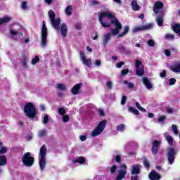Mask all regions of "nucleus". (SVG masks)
<instances>
[{
    "instance_id": "2",
    "label": "nucleus",
    "mask_w": 180,
    "mask_h": 180,
    "mask_svg": "<svg viewBox=\"0 0 180 180\" xmlns=\"http://www.w3.org/2000/svg\"><path fill=\"white\" fill-rule=\"evenodd\" d=\"M24 113L30 120H34L37 116V110L32 103H26L24 106Z\"/></svg>"
},
{
    "instance_id": "23",
    "label": "nucleus",
    "mask_w": 180,
    "mask_h": 180,
    "mask_svg": "<svg viewBox=\"0 0 180 180\" xmlns=\"http://www.w3.org/2000/svg\"><path fill=\"white\" fill-rule=\"evenodd\" d=\"M85 161H86V159H85V158L81 156L78 159L74 160L72 161V163L73 164H84V162H85Z\"/></svg>"
},
{
    "instance_id": "49",
    "label": "nucleus",
    "mask_w": 180,
    "mask_h": 180,
    "mask_svg": "<svg viewBox=\"0 0 180 180\" xmlns=\"http://www.w3.org/2000/svg\"><path fill=\"white\" fill-rule=\"evenodd\" d=\"M176 79L175 78H170L169 80V85H175Z\"/></svg>"
},
{
    "instance_id": "26",
    "label": "nucleus",
    "mask_w": 180,
    "mask_h": 180,
    "mask_svg": "<svg viewBox=\"0 0 180 180\" xmlns=\"http://www.w3.org/2000/svg\"><path fill=\"white\" fill-rule=\"evenodd\" d=\"M128 110L129 112L133 113V115H135L136 116H139V115H140V112H139L137 109H135L133 107H129Z\"/></svg>"
},
{
    "instance_id": "54",
    "label": "nucleus",
    "mask_w": 180,
    "mask_h": 180,
    "mask_svg": "<svg viewBox=\"0 0 180 180\" xmlns=\"http://www.w3.org/2000/svg\"><path fill=\"white\" fill-rule=\"evenodd\" d=\"M161 78H165L167 77V70H163L162 72L160 74Z\"/></svg>"
},
{
    "instance_id": "29",
    "label": "nucleus",
    "mask_w": 180,
    "mask_h": 180,
    "mask_svg": "<svg viewBox=\"0 0 180 180\" xmlns=\"http://www.w3.org/2000/svg\"><path fill=\"white\" fill-rule=\"evenodd\" d=\"M156 22L160 27H162V26L164 25V20H162V17H158Z\"/></svg>"
},
{
    "instance_id": "51",
    "label": "nucleus",
    "mask_w": 180,
    "mask_h": 180,
    "mask_svg": "<svg viewBox=\"0 0 180 180\" xmlns=\"http://www.w3.org/2000/svg\"><path fill=\"white\" fill-rule=\"evenodd\" d=\"M129 74V69H124L121 71V75L124 77V75H127Z\"/></svg>"
},
{
    "instance_id": "22",
    "label": "nucleus",
    "mask_w": 180,
    "mask_h": 180,
    "mask_svg": "<svg viewBox=\"0 0 180 180\" xmlns=\"http://www.w3.org/2000/svg\"><path fill=\"white\" fill-rule=\"evenodd\" d=\"M172 30L174 32V33H176V34H179L180 37V24H174L172 26Z\"/></svg>"
},
{
    "instance_id": "45",
    "label": "nucleus",
    "mask_w": 180,
    "mask_h": 180,
    "mask_svg": "<svg viewBox=\"0 0 180 180\" xmlns=\"http://www.w3.org/2000/svg\"><path fill=\"white\" fill-rule=\"evenodd\" d=\"M147 43L149 47H154L155 46V42L153 39H148Z\"/></svg>"
},
{
    "instance_id": "42",
    "label": "nucleus",
    "mask_w": 180,
    "mask_h": 180,
    "mask_svg": "<svg viewBox=\"0 0 180 180\" xmlns=\"http://www.w3.org/2000/svg\"><path fill=\"white\" fill-rule=\"evenodd\" d=\"M58 113L59 115L64 116V115H65L66 112H65V108H58Z\"/></svg>"
},
{
    "instance_id": "58",
    "label": "nucleus",
    "mask_w": 180,
    "mask_h": 180,
    "mask_svg": "<svg viewBox=\"0 0 180 180\" xmlns=\"http://www.w3.org/2000/svg\"><path fill=\"white\" fill-rule=\"evenodd\" d=\"M131 180H139V174H132L131 176Z\"/></svg>"
},
{
    "instance_id": "57",
    "label": "nucleus",
    "mask_w": 180,
    "mask_h": 180,
    "mask_svg": "<svg viewBox=\"0 0 180 180\" xmlns=\"http://www.w3.org/2000/svg\"><path fill=\"white\" fill-rule=\"evenodd\" d=\"M140 30H143V27H136L133 30V32L136 33L137 32H140Z\"/></svg>"
},
{
    "instance_id": "60",
    "label": "nucleus",
    "mask_w": 180,
    "mask_h": 180,
    "mask_svg": "<svg viewBox=\"0 0 180 180\" xmlns=\"http://www.w3.org/2000/svg\"><path fill=\"white\" fill-rule=\"evenodd\" d=\"M133 88H134V83L133 82H129L128 84V89H133Z\"/></svg>"
},
{
    "instance_id": "4",
    "label": "nucleus",
    "mask_w": 180,
    "mask_h": 180,
    "mask_svg": "<svg viewBox=\"0 0 180 180\" xmlns=\"http://www.w3.org/2000/svg\"><path fill=\"white\" fill-rule=\"evenodd\" d=\"M106 124H108V120H103L101 121L94 130L92 131L91 136L96 137L97 136H99V134H101V133L105 130Z\"/></svg>"
},
{
    "instance_id": "9",
    "label": "nucleus",
    "mask_w": 180,
    "mask_h": 180,
    "mask_svg": "<svg viewBox=\"0 0 180 180\" xmlns=\"http://www.w3.org/2000/svg\"><path fill=\"white\" fill-rule=\"evenodd\" d=\"M176 154V152L175 151V149L174 148H169L167 151L166 155L167 157V160L170 165H172V164H174V161H175Z\"/></svg>"
},
{
    "instance_id": "28",
    "label": "nucleus",
    "mask_w": 180,
    "mask_h": 180,
    "mask_svg": "<svg viewBox=\"0 0 180 180\" xmlns=\"http://www.w3.org/2000/svg\"><path fill=\"white\" fill-rule=\"evenodd\" d=\"M48 13H49V16L51 22L52 20H54V19H56V13L53 11V10H50Z\"/></svg>"
},
{
    "instance_id": "38",
    "label": "nucleus",
    "mask_w": 180,
    "mask_h": 180,
    "mask_svg": "<svg viewBox=\"0 0 180 180\" xmlns=\"http://www.w3.org/2000/svg\"><path fill=\"white\" fill-rule=\"evenodd\" d=\"M172 129L173 130V133H174V134H179V131H178V127L175 124H173L172 126Z\"/></svg>"
},
{
    "instance_id": "25",
    "label": "nucleus",
    "mask_w": 180,
    "mask_h": 180,
    "mask_svg": "<svg viewBox=\"0 0 180 180\" xmlns=\"http://www.w3.org/2000/svg\"><path fill=\"white\" fill-rule=\"evenodd\" d=\"M11 17L5 16L0 19V26L1 25H5V23H8V22H11Z\"/></svg>"
},
{
    "instance_id": "20",
    "label": "nucleus",
    "mask_w": 180,
    "mask_h": 180,
    "mask_svg": "<svg viewBox=\"0 0 180 180\" xmlns=\"http://www.w3.org/2000/svg\"><path fill=\"white\" fill-rule=\"evenodd\" d=\"M169 70L173 72H180V63L169 67Z\"/></svg>"
},
{
    "instance_id": "11",
    "label": "nucleus",
    "mask_w": 180,
    "mask_h": 180,
    "mask_svg": "<svg viewBox=\"0 0 180 180\" xmlns=\"http://www.w3.org/2000/svg\"><path fill=\"white\" fill-rule=\"evenodd\" d=\"M80 60L82 61V63L84 64V65H86L87 67L91 68V66L92 65L91 64V58L89 59H86V56H85V53L84 52H80Z\"/></svg>"
},
{
    "instance_id": "27",
    "label": "nucleus",
    "mask_w": 180,
    "mask_h": 180,
    "mask_svg": "<svg viewBox=\"0 0 180 180\" xmlns=\"http://www.w3.org/2000/svg\"><path fill=\"white\" fill-rule=\"evenodd\" d=\"M65 14L68 16H71L72 15V6H68L65 8Z\"/></svg>"
},
{
    "instance_id": "52",
    "label": "nucleus",
    "mask_w": 180,
    "mask_h": 180,
    "mask_svg": "<svg viewBox=\"0 0 180 180\" xmlns=\"http://www.w3.org/2000/svg\"><path fill=\"white\" fill-rule=\"evenodd\" d=\"M116 169H117V167L115 165H112L110 168V173L115 174V172H116Z\"/></svg>"
},
{
    "instance_id": "31",
    "label": "nucleus",
    "mask_w": 180,
    "mask_h": 180,
    "mask_svg": "<svg viewBox=\"0 0 180 180\" xmlns=\"http://www.w3.org/2000/svg\"><path fill=\"white\" fill-rule=\"evenodd\" d=\"M21 9H23L24 11H26L29 9V7L27 6V1H23L20 4Z\"/></svg>"
},
{
    "instance_id": "56",
    "label": "nucleus",
    "mask_w": 180,
    "mask_h": 180,
    "mask_svg": "<svg viewBox=\"0 0 180 180\" xmlns=\"http://www.w3.org/2000/svg\"><path fill=\"white\" fill-rule=\"evenodd\" d=\"M106 86H107L108 89L110 90V89H112L113 84H112V82H107Z\"/></svg>"
},
{
    "instance_id": "59",
    "label": "nucleus",
    "mask_w": 180,
    "mask_h": 180,
    "mask_svg": "<svg viewBox=\"0 0 180 180\" xmlns=\"http://www.w3.org/2000/svg\"><path fill=\"white\" fill-rule=\"evenodd\" d=\"M165 54L167 57H171V51H169L168 49H165Z\"/></svg>"
},
{
    "instance_id": "10",
    "label": "nucleus",
    "mask_w": 180,
    "mask_h": 180,
    "mask_svg": "<svg viewBox=\"0 0 180 180\" xmlns=\"http://www.w3.org/2000/svg\"><path fill=\"white\" fill-rule=\"evenodd\" d=\"M160 146H161V141L154 140L152 142L151 151L153 155H157V154H158V151L160 150Z\"/></svg>"
},
{
    "instance_id": "61",
    "label": "nucleus",
    "mask_w": 180,
    "mask_h": 180,
    "mask_svg": "<svg viewBox=\"0 0 180 180\" xmlns=\"http://www.w3.org/2000/svg\"><path fill=\"white\" fill-rule=\"evenodd\" d=\"M122 65H124V62H120L117 63V68H122Z\"/></svg>"
},
{
    "instance_id": "1",
    "label": "nucleus",
    "mask_w": 180,
    "mask_h": 180,
    "mask_svg": "<svg viewBox=\"0 0 180 180\" xmlns=\"http://www.w3.org/2000/svg\"><path fill=\"white\" fill-rule=\"evenodd\" d=\"M98 20L103 27H110L112 25H114L115 28L111 30V32L105 34L103 43V44H108L109 40H110V36H117L122 30V23L119 22V20L115 17L113 13L108 11H103L99 13Z\"/></svg>"
},
{
    "instance_id": "33",
    "label": "nucleus",
    "mask_w": 180,
    "mask_h": 180,
    "mask_svg": "<svg viewBox=\"0 0 180 180\" xmlns=\"http://www.w3.org/2000/svg\"><path fill=\"white\" fill-rule=\"evenodd\" d=\"M115 162H117V164H120V162H122V155L118 154L116 156H115Z\"/></svg>"
},
{
    "instance_id": "44",
    "label": "nucleus",
    "mask_w": 180,
    "mask_h": 180,
    "mask_svg": "<svg viewBox=\"0 0 180 180\" xmlns=\"http://www.w3.org/2000/svg\"><path fill=\"white\" fill-rule=\"evenodd\" d=\"M165 119H167V117L165 115H162L158 118V122L159 123H163V122L165 121Z\"/></svg>"
},
{
    "instance_id": "55",
    "label": "nucleus",
    "mask_w": 180,
    "mask_h": 180,
    "mask_svg": "<svg viewBox=\"0 0 180 180\" xmlns=\"http://www.w3.org/2000/svg\"><path fill=\"white\" fill-rule=\"evenodd\" d=\"M22 65H24V67L27 65V60L26 59V56H25V55L22 56Z\"/></svg>"
},
{
    "instance_id": "39",
    "label": "nucleus",
    "mask_w": 180,
    "mask_h": 180,
    "mask_svg": "<svg viewBox=\"0 0 180 180\" xmlns=\"http://www.w3.org/2000/svg\"><path fill=\"white\" fill-rule=\"evenodd\" d=\"M6 153H8V148L1 146L0 148V154H6Z\"/></svg>"
},
{
    "instance_id": "12",
    "label": "nucleus",
    "mask_w": 180,
    "mask_h": 180,
    "mask_svg": "<svg viewBox=\"0 0 180 180\" xmlns=\"http://www.w3.org/2000/svg\"><path fill=\"white\" fill-rule=\"evenodd\" d=\"M141 172V165L135 164L131 167V174L132 175H140Z\"/></svg>"
},
{
    "instance_id": "41",
    "label": "nucleus",
    "mask_w": 180,
    "mask_h": 180,
    "mask_svg": "<svg viewBox=\"0 0 180 180\" xmlns=\"http://www.w3.org/2000/svg\"><path fill=\"white\" fill-rule=\"evenodd\" d=\"M153 27V24H146L142 26L143 30H148V29H151Z\"/></svg>"
},
{
    "instance_id": "64",
    "label": "nucleus",
    "mask_w": 180,
    "mask_h": 180,
    "mask_svg": "<svg viewBox=\"0 0 180 180\" xmlns=\"http://www.w3.org/2000/svg\"><path fill=\"white\" fill-rule=\"evenodd\" d=\"M80 140L81 141H85V140H86V136H84V135L80 136Z\"/></svg>"
},
{
    "instance_id": "21",
    "label": "nucleus",
    "mask_w": 180,
    "mask_h": 180,
    "mask_svg": "<svg viewBox=\"0 0 180 180\" xmlns=\"http://www.w3.org/2000/svg\"><path fill=\"white\" fill-rule=\"evenodd\" d=\"M8 164V160L5 155H0V167H4Z\"/></svg>"
},
{
    "instance_id": "18",
    "label": "nucleus",
    "mask_w": 180,
    "mask_h": 180,
    "mask_svg": "<svg viewBox=\"0 0 180 180\" xmlns=\"http://www.w3.org/2000/svg\"><path fill=\"white\" fill-rule=\"evenodd\" d=\"M143 84L146 86L147 89H153V84L150 83V80L147 77H143L142 79Z\"/></svg>"
},
{
    "instance_id": "8",
    "label": "nucleus",
    "mask_w": 180,
    "mask_h": 180,
    "mask_svg": "<svg viewBox=\"0 0 180 180\" xmlns=\"http://www.w3.org/2000/svg\"><path fill=\"white\" fill-rule=\"evenodd\" d=\"M126 174H127V165L124 164L121 165L115 180H123L126 177Z\"/></svg>"
},
{
    "instance_id": "46",
    "label": "nucleus",
    "mask_w": 180,
    "mask_h": 180,
    "mask_svg": "<svg viewBox=\"0 0 180 180\" xmlns=\"http://www.w3.org/2000/svg\"><path fill=\"white\" fill-rule=\"evenodd\" d=\"M63 122L67 123V122H70V116L68 115H64L63 116Z\"/></svg>"
},
{
    "instance_id": "24",
    "label": "nucleus",
    "mask_w": 180,
    "mask_h": 180,
    "mask_svg": "<svg viewBox=\"0 0 180 180\" xmlns=\"http://www.w3.org/2000/svg\"><path fill=\"white\" fill-rule=\"evenodd\" d=\"M131 8L133 9V11H139L140 9V6H139V4H137V0H133L131 1Z\"/></svg>"
},
{
    "instance_id": "50",
    "label": "nucleus",
    "mask_w": 180,
    "mask_h": 180,
    "mask_svg": "<svg viewBox=\"0 0 180 180\" xmlns=\"http://www.w3.org/2000/svg\"><path fill=\"white\" fill-rule=\"evenodd\" d=\"M127 100V96L123 95L121 100V105H126Z\"/></svg>"
},
{
    "instance_id": "53",
    "label": "nucleus",
    "mask_w": 180,
    "mask_h": 180,
    "mask_svg": "<svg viewBox=\"0 0 180 180\" xmlns=\"http://www.w3.org/2000/svg\"><path fill=\"white\" fill-rule=\"evenodd\" d=\"M10 34H11V36H16L17 34H19V31L11 30Z\"/></svg>"
},
{
    "instance_id": "19",
    "label": "nucleus",
    "mask_w": 180,
    "mask_h": 180,
    "mask_svg": "<svg viewBox=\"0 0 180 180\" xmlns=\"http://www.w3.org/2000/svg\"><path fill=\"white\" fill-rule=\"evenodd\" d=\"M129 30L130 27H129V26L127 25L124 27L123 32L117 35V39H122V37H124V36H126L129 33Z\"/></svg>"
},
{
    "instance_id": "47",
    "label": "nucleus",
    "mask_w": 180,
    "mask_h": 180,
    "mask_svg": "<svg viewBox=\"0 0 180 180\" xmlns=\"http://www.w3.org/2000/svg\"><path fill=\"white\" fill-rule=\"evenodd\" d=\"M50 120V118H49V115H45L44 117V124H47L49 123V121Z\"/></svg>"
},
{
    "instance_id": "34",
    "label": "nucleus",
    "mask_w": 180,
    "mask_h": 180,
    "mask_svg": "<svg viewBox=\"0 0 180 180\" xmlns=\"http://www.w3.org/2000/svg\"><path fill=\"white\" fill-rule=\"evenodd\" d=\"M165 39H167V40H174V39H175V36L172 34H166L165 35Z\"/></svg>"
},
{
    "instance_id": "3",
    "label": "nucleus",
    "mask_w": 180,
    "mask_h": 180,
    "mask_svg": "<svg viewBox=\"0 0 180 180\" xmlns=\"http://www.w3.org/2000/svg\"><path fill=\"white\" fill-rule=\"evenodd\" d=\"M47 154V148L46 145H43L39 150V155L41 158L39 159V167L41 168V171H44V168H46V155Z\"/></svg>"
},
{
    "instance_id": "14",
    "label": "nucleus",
    "mask_w": 180,
    "mask_h": 180,
    "mask_svg": "<svg viewBox=\"0 0 180 180\" xmlns=\"http://www.w3.org/2000/svg\"><path fill=\"white\" fill-rule=\"evenodd\" d=\"M148 177L150 180H160L161 179V174L157 173L155 170H152L149 174Z\"/></svg>"
},
{
    "instance_id": "37",
    "label": "nucleus",
    "mask_w": 180,
    "mask_h": 180,
    "mask_svg": "<svg viewBox=\"0 0 180 180\" xmlns=\"http://www.w3.org/2000/svg\"><path fill=\"white\" fill-rule=\"evenodd\" d=\"M39 61H40V58L39 57V56H36L32 60V64L33 65H35V64L37 63H39Z\"/></svg>"
},
{
    "instance_id": "32",
    "label": "nucleus",
    "mask_w": 180,
    "mask_h": 180,
    "mask_svg": "<svg viewBox=\"0 0 180 180\" xmlns=\"http://www.w3.org/2000/svg\"><path fill=\"white\" fill-rule=\"evenodd\" d=\"M167 141L169 144V146H174V139L171 136H167Z\"/></svg>"
},
{
    "instance_id": "62",
    "label": "nucleus",
    "mask_w": 180,
    "mask_h": 180,
    "mask_svg": "<svg viewBox=\"0 0 180 180\" xmlns=\"http://www.w3.org/2000/svg\"><path fill=\"white\" fill-rule=\"evenodd\" d=\"M95 65H96L97 67L101 66V60H95Z\"/></svg>"
},
{
    "instance_id": "17",
    "label": "nucleus",
    "mask_w": 180,
    "mask_h": 180,
    "mask_svg": "<svg viewBox=\"0 0 180 180\" xmlns=\"http://www.w3.org/2000/svg\"><path fill=\"white\" fill-rule=\"evenodd\" d=\"M68 32V27L67 26V24L63 23L60 27V33L63 37H67V33Z\"/></svg>"
},
{
    "instance_id": "15",
    "label": "nucleus",
    "mask_w": 180,
    "mask_h": 180,
    "mask_svg": "<svg viewBox=\"0 0 180 180\" xmlns=\"http://www.w3.org/2000/svg\"><path fill=\"white\" fill-rule=\"evenodd\" d=\"M81 86H82V83H78L75 84L72 89L71 92L72 95H78L79 94V89H81Z\"/></svg>"
},
{
    "instance_id": "35",
    "label": "nucleus",
    "mask_w": 180,
    "mask_h": 180,
    "mask_svg": "<svg viewBox=\"0 0 180 180\" xmlns=\"http://www.w3.org/2000/svg\"><path fill=\"white\" fill-rule=\"evenodd\" d=\"M143 166L145 167V168H150V162L146 158H145L143 160Z\"/></svg>"
},
{
    "instance_id": "6",
    "label": "nucleus",
    "mask_w": 180,
    "mask_h": 180,
    "mask_svg": "<svg viewBox=\"0 0 180 180\" xmlns=\"http://www.w3.org/2000/svg\"><path fill=\"white\" fill-rule=\"evenodd\" d=\"M22 162L25 167H32L34 164V158L30 152L25 153L22 158Z\"/></svg>"
},
{
    "instance_id": "16",
    "label": "nucleus",
    "mask_w": 180,
    "mask_h": 180,
    "mask_svg": "<svg viewBox=\"0 0 180 180\" xmlns=\"http://www.w3.org/2000/svg\"><path fill=\"white\" fill-rule=\"evenodd\" d=\"M51 22L52 23L53 27H54V29H56V30H59L60 25H61V19L56 18V19L52 20V21Z\"/></svg>"
},
{
    "instance_id": "43",
    "label": "nucleus",
    "mask_w": 180,
    "mask_h": 180,
    "mask_svg": "<svg viewBox=\"0 0 180 180\" xmlns=\"http://www.w3.org/2000/svg\"><path fill=\"white\" fill-rule=\"evenodd\" d=\"M136 108H137L139 110H141V112H146L145 108H143V107H141V105H140V103L136 102Z\"/></svg>"
},
{
    "instance_id": "48",
    "label": "nucleus",
    "mask_w": 180,
    "mask_h": 180,
    "mask_svg": "<svg viewBox=\"0 0 180 180\" xmlns=\"http://www.w3.org/2000/svg\"><path fill=\"white\" fill-rule=\"evenodd\" d=\"M98 112L100 117H103V116H105V111H103V110L102 108H99L98 110Z\"/></svg>"
},
{
    "instance_id": "30",
    "label": "nucleus",
    "mask_w": 180,
    "mask_h": 180,
    "mask_svg": "<svg viewBox=\"0 0 180 180\" xmlns=\"http://www.w3.org/2000/svg\"><path fill=\"white\" fill-rule=\"evenodd\" d=\"M124 129H126V125L121 124L117 126L116 130L117 131L123 132V131H124Z\"/></svg>"
},
{
    "instance_id": "7",
    "label": "nucleus",
    "mask_w": 180,
    "mask_h": 180,
    "mask_svg": "<svg viewBox=\"0 0 180 180\" xmlns=\"http://www.w3.org/2000/svg\"><path fill=\"white\" fill-rule=\"evenodd\" d=\"M135 67L136 75H137L138 77H143V75H144V65H143V63L141 62V60H135Z\"/></svg>"
},
{
    "instance_id": "40",
    "label": "nucleus",
    "mask_w": 180,
    "mask_h": 180,
    "mask_svg": "<svg viewBox=\"0 0 180 180\" xmlns=\"http://www.w3.org/2000/svg\"><path fill=\"white\" fill-rule=\"evenodd\" d=\"M47 134V131L46 130H41L38 133L39 137H44Z\"/></svg>"
},
{
    "instance_id": "5",
    "label": "nucleus",
    "mask_w": 180,
    "mask_h": 180,
    "mask_svg": "<svg viewBox=\"0 0 180 180\" xmlns=\"http://www.w3.org/2000/svg\"><path fill=\"white\" fill-rule=\"evenodd\" d=\"M47 36H49V31L47 30V26H46V22L43 21L41 31V45L42 47L47 46Z\"/></svg>"
},
{
    "instance_id": "36",
    "label": "nucleus",
    "mask_w": 180,
    "mask_h": 180,
    "mask_svg": "<svg viewBox=\"0 0 180 180\" xmlns=\"http://www.w3.org/2000/svg\"><path fill=\"white\" fill-rule=\"evenodd\" d=\"M58 89H60V91H67V87H65V85L63 84H58Z\"/></svg>"
},
{
    "instance_id": "63",
    "label": "nucleus",
    "mask_w": 180,
    "mask_h": 180,
    "mask_svg": "<svg viewBox=\"0 0 180 180\" xmlns=\"http://www.w3.org/2000/svg\"><path fill=\"white\" fill-rule=\"evenodd\" d=\"M75 27L76 30H79L81 29V25L77 23L75 25Z\"/></svg>"
},
{
    "instance_id": "13",
    "label": "nucleus",
    "mask_w": 180,
    "mask_h": 180,
    "mask_svg": "<svg viewBox=\"0 0 180 180\" xmlns=\"http://www.w3.org/2000/svg\"><path fill=\"white\" fill-rule=\"evenodd\" d=\"M164 8V4H162V2L161 1H155V5L153 6V12L154 13H158V11H160V9H162Z\"/></svg>"
}]
</instances>
